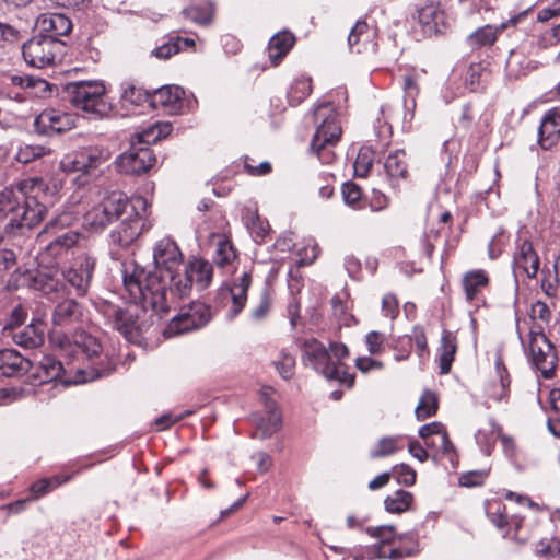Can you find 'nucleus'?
<instances>
[{
	"label": "nucleus",
	"mask_w": 560,
	"mask_h": 560,
	"mask_svg": "<svg viewBox=\"0 0 560 560\" xmlns=\"http://www.w3.org/2000/svg\"><path fill=\"white\" fill-rule=\"evenodd\" d=\"M153 259L155 271H145L136 264L124 265V296L140 305L142 311L151 308L156 314L167 313L170 276H176L175 268L182 264L183 254L172 238L164 237L155 244Z\"/></svg>",
	"instance_id": "f257e3e1"
},
{
	"label": "nucleus",
	"mask_w": 560,
	"mask_h": 560,
	"mask_svg": "<svg viewBox=\"0 0 560 560\" xmlns=\"http://www.w3.org/2000/svg\"><path fill=\"white\" fill-rule=\"evenodd\" d=\"M47 190L43 178L31 177L20 182L16 188L0 192V225L7 234L31 230L43 221L47 211Z\"/></svg>",
	"instance_id": "f03ea898"
},
{
	"label": "nucleus",
	"mask_w": 560,
	"mask_h": 560,
	"mask_svg": "<svg viewBox=\"0 0 560 560\" xmlns=\"http://www.w3.org/2000/svg\"><path fill=\"white\" fill-rule=\"evenodd\" d=\"M77 221L72 212H62L51 219L38 233L37 242L45 244L40 257L44 261L58 265L79 242V233L70 230Z\"/></svg>",
	"instance_id": "7ed1b4c3"
},
{
	"label": "nucleus",
	"mask_w": 560,
	"mask_h": 560,
	"mask_svg": "<svg viewBox=\"0 0 560 560\" xmlns=\"http://www.w3.org/2000/svg\"><path fill=\"white\" fill-rule=\"evenodd\" d=\"M517 334L532 366L540 372L545 380L552 378L558 368V353L555 346L545 335L544 327L539 324H534L529 329L527 341L523 339L518 329Z\"/></svg>",
	"instance_id": "20e7f679"
},
{
	"label": "nucleus",
	"mask_w": 560,
	"mask_h": 560,
	"mask_svg": "<svg viewBox=\"0 0 560 560\" xmlns=\"http://www.w3.org/2000/svg\"><path fill=\"white\" fill-rule=\"evenodd\" d=\"M213 277L212 264L203 258H191L186 265L183 273L170 276L167 288L168 308L177 300L187 298L195 284L199 290L210 285Z\"/></svg>",
	"instance_id": "39448f33"
},
{
	"label": "nucleus",
	"mask_w": 560,
	"mask_h": 560,
	"mask_svg": "<svg viewBox=\"0 0 560 560\" xmlns=\"http://www.w3.org/2000/svg\"><path fill=\"white\" fill-rule=\"evenodd\" d=\"M317 159L323 163L330 164L336 155L329 150L341 139L342 127L339 113L330 102L317 103Z\"/></svg>",
	"instance_id": "423d86ee"
},
{
	"label": "nucleus",
	"mask_w": 560,
	"mask_h": 560,
	"mask_svg": "<svg viewBox=\"0 0 560 560\" xmlns=\"http://www.w3.org/2000/svg\"><path fill=\"white\" fill-rule=\"evenodd\" d=\"M348 355L349 350L343 343L330 342L327 349L317 341V365L322 366V374L328 383L345 385L347 388L354 385V374L348 373L347 365L342 362Z\"/></svg>",
	"instance_id": "0eeeda50"
},
{
	"label": "nucleus",
	"mask_w": 560,
	"mask_h": 560,
	"mask_svg": "<svg viewBox=\"0 0 560 560\" xmlns=\"http://www.w3.org/2000/svg\"><path fill=\"white\" fill-rule=\"evenodd\" d=\"M69 102L85 113L104 115L108 110L106 88L100 81H78L66 88Z\"/></svg>",
	"instance_id": "6e6552de"
},
{
	"label": "nucleus",
	"mask_w": 560,
	"mask_h": 560,
	"mask_svg": "<svg viewBox=\"0 0 560 560\" xmlns=\"http://www.w3.org/2000/svg\"><path fill=\"white\" fill-rule=\"evenodd\" d=\"M62 43L52 36L37 35L23 44L22 55L27 65L43 69L54 66Z\"/></svg>",
	"instance_id": "1a4fd4ad"
},
{
	"label": "nucleus",
	"mask_w": 560,
	"mask_h": 560,
	"mask_svg": "<svg viewBox=\"0 0 560 560\" xmlns=\"http://www.w3.org/2000/svg\"><path fill=\"white\" fill-rule=\"evenodd\" d=\"M127 205L128 199L122 192L113 191L84 214V221L91 228L104 229L125 212Z\"/></svg>",
	"instance_id": "9d476101"
},
{
	"label": "nucleus",
	"mask_w": 560,
	"mask_h": 560,
	"mask_svg": "<svg viewBox=\"0 0 560 560\" xmlns=\"http://www.w3.org/2000/svg\"><path fill=\"white\" fill-rule=\"evenodd\" d=\"M148 202L143 197L133 198V207H140L143 213L136 212L124 220L112 233L110 238L114 244L121 248L129 247L141 234L151 229L145 210Z\"/></svg>",
	"instance_id": "9b49d317"
},
{
	"label": "nucleus",
	"mask_w": 560,
	"mask_h": 560,
	"mask_svg": "<svg viewBox=\"0 0 560 560\" xmlns=\"http://www.w3.org/2000/svg\"><path fill=\"white\" fill-rule=\"evenodd\" d=\"M72 347L73 352L81 353L90 361L93 370L92 378L107 375L114 370L115 363L103 352L102 345L92 335L84 331L77 334Z\"/></svg>",
	"instance_id": "f8f14e48"
},
{
	"label": "nucleus",
	"mask_w": 560,
	"mask_h": 560,
	"mask_svg": "<svg viewBox=\"0 0 560 560\" xmlns=\"http://www.w3.org/2000/svg\"><path fill=\"white\" fill-rule=\"evenodd\" d=\"M100 312L106 323L120 332L128 341H137L142 332V324L138 322V315L131 308H121L112 303H103Z\"/></svg>",
	"instance_id": "ddd939ff"
},
{
	"label": "nucleus",
	"mask_w": 560,
	"mask_h": 560,
	"mask_svg": "<svg viewBox=\"0 0 560 560\" xmlns=\"http://www.w3.org/2000/svg\"><path fill=\"white\" fill-rule=\"evenodd\" d=\"M211 317L210 308L202 302H191L180 307L170 322L166 334L170 336L188 332L205 326Z\"/></svg>",
	"instance_id": "4468645a"
},
{
	"label": "nucleus",
	"mask_w": 560,
	"mask_h": 560,
	"mask_svg": "<svg viewBox=\"0 0 560 560\" xmlns=\"http://www.w3.org/2000/svg\"><path fill=\"white\" fill-rule=\"evenodd\" d=\"M156 162V156L150 147H143L135 141L128 151L117 160V166L125 174H142L148 172Z\"/></svg>",
	"instance_id": "2eb2a0df"
},
{
	"label": "nucleus",
	"mask_w": 560,
	"mask_h": 560,
	"mask_svg": "<svg viewBox=\"0 0 560 560\" xmlns=\"http://www.w3.org/2000/svg\"><path fill=\"white\" fill-rule=\"evenodd\" d=\"M95 264V258L81 252L75 256L73 264L63 271L65 279L77 290L78 295H84L88 292Z\"/></svg>",
	"instance_id": "dca6fc26"
},
{
	"label": "nucleus",
	"mask_w": 560,
	"mask_h": 560,
	"mask_svg": "<svg viewBox=\"0 0 560 560\" xmlns=\"http://www.w3.org/2000/svg\"><path fill=\"white\" fill-rule=\"evenodd\" d=\"M540 259L532 242L518 238L513 256V273L515 278L525 276L528 279L537 277Z\"/></svg>",
	"instance_id": "f3484780"
},
{
	"label": "nucleus",
	"mask_w": 560,
	"mask_h": 560,
	"mask_svg": "<svg viewBox=\"0 0 560 560\" xmlns=\"http://www.w3.org/2000/svg\"><path fill=\"white\" fill-rule=\"evenodd\" d=\"M366 532L372 536L380 540L378 544L366 550V557L369 559H385L389 558L393 560L400 559L405 556V552L398 548H390L386 550V546L392 544L395 537V528L394 526H378V527H369Z\"/></svg>",
	"instance_id": "a211bd4d"
},
{
	"label": "nucleus",
	"mask_w": 560,
	"mask_h": 560,
	"mask_svg": "<svg viewBox=\"0 0 560 560\" xmlns=\"http://www.w3.org/2000/svg\"><path fill=\"white\" fill-rule=\"evenodd\" d=\"M73 126L74 118L71 114L55 108L43 110L35 119L36 130L47 136L70 130Z\"/></svg>",
	"instance_id": "6ab92c4d"
},
{
	"label": "nucleus",
	"mask_w": 560,
	"mask_h": 560,
	"mask_svg": "<svg viewBox=\"0 0 560 560\" xmlns=\"http://www.w3.org/2000/svg\"><path fill=\"white\" fill-rule=\"evenodd\" d=\"M184 90L177 85H165L151 92V108L167 114H177L184 105Z\"/></svg>",
	"instance_id": "aec40b11"
},
{
	"label": "nucleus",
	"mask_w": 560,
	"mask_h": 560,
	"mask_svg": "<svg viewBox=\"0 0 560 560\" xmlns=\"http://www.w3.org/2000/svg\"><path fill=\"white\" fill-rule=\"evenodd\" d=\"M415 19L422 25L423 31L429 34L442 33L445 27V13L440 4L433 1H427L417 5Z\"/></svg>",
	"instance_id": "412c9836"
},
{
	"label": "nucleus",
	"mask_w": 560,
	"mask_h": 560,
	"mask_svg": "<svg viewBox=\"0 0 560 560\" xmlns=\"http://www.w3.org/2000/svg\"><path fill=\"white\" fill-rule=\"evenodd\" d=\"M266 411L254 416L256 424V436L260 439L269 438L281 429L282 417L275 401L266 400Z\"/></svg>",
	"instance_id": "4be33fe9"
},
{
	"label": "nucleus",
	"mask_w": 560,
	"mask_h": 560,
	"mask_svg": "<svg viewBox=\"0 0 560 560\" xmlns=\"http://www.w3.org/2000/svg\"><path fill=\"white\" fill-rule=\"evenodd\" d=\"M252 280L250 272H243L226 288L225 292L229 294L232 303L229 311V316L231 318L236 317L244 310L247 302V292L252 285Z\"/></svg>",
	"instance_id": "5701e85b"
},
{
	"label": "nucleus",
	"mask_w": 560,
	"mask_h": 560,
	"mask_svg": "<svg viewBox=\"0 0 560 560\" xmlns=\"http://www.w3.org/2000/svg\"><path fill=\"white\" fill-rule=\"evenodd\" d=\"M187 50H196V40L189 37H182L173 32L165 37V42L152 51V55L161 60H167L174 55Z\"/></svg>",
	"instance_id": "b1692460"
},
{
	"label": "nucleus",
	"mask_w": 560,
	"mask_h": 560,
	"mask_svg": "<svg viewBox=\"0 0 560 560\" xmlns=\"http://www.w3.org/2000/svg\"><path fill=\"white\" fill-rule=\"evenodd\" d=\"M560 136V114L556 109L548 110L538 128V143L544 150L553 147Z\"/></svg>",
	"instance_id": "393cba45"
},
{
	"label": "nucleus",
	"mask_w": 560,
	"mask_h": 560,
	"mask_svg": "<svg viewBox=\"0 0 560 560\" xmlns=\"http://www.w3.org/2000/svg\"><path fill=\"white\" fill-rule=\"evenodd\" d=\"M37 25L42 32L47 33L45 36H67L72 31L71 20L61 13H45L37 20Z\"/></svg>",
	"instance_id": "a878e982"
},
{
	"label": "nucleus",
	"mask_w": 560,
	"mask_h": 560,
	"mask_svg": "<svg viewBox=\"0 0 560 560\" xmlns=\"http://www.w3.org/2000/svg\"><path fill=\"white\" fill-rule=\"evenodd\" d=\"M295 44V36L289 31L275 34L268 44V57L272 67H277Z\"/></svg>",
	"instance_id": "bb28decb"
},
{
	"label": "nucleus",
	"mask_w": 560,
	"mask_h": 560,
	"mask_svg": "<svg viewBox=\"0 0 560 560\" xmlns=\"http://www.w3.org/2000/svg\"><path fill=\"white\" fill-rule=\"evenodd\" d=\"M495 376L486 388L487 396L495 401H501L509 395L511 384L510 375L501 357L495 359Z\"/></svg>",
	"instance_id": "cd10ccee"
},
{
	"label": "nucleus",
	"mask_w": 560,
	"mask_h": 560,
	"mask_svg": "<svg viewBox=\"0 0 560 560\" xmlns=\"http://www.w3.org/2000/svg\"><path fill=\"white\" fill-rule=\"evenodd\" d=\"M32 362L21 355L16 350L3 349L0 351V372L4 376H14L27 372Z\"/></svg>",
	"instance_id": "c85d7f7f"
},
{
	"label": "nucleus",
	"mask_w": 560,
	"mask_h": 560,
	"mask_svg": "<svg viewBox=\"0 0 560 560\" xmlns=\"http://www.w3.org/2000/svg\"><path fill=\"white\" fill-rule=\"evenodd\" d=\"M35 375L39 378L40 383H49L57 380L62 383L70 382V380L66 377V369L62 363L51 355H44L42 358L38 362Z\"/></svg>",
	"instance_id": "c756f323"
},
{
	"label": "nucleus",
	"mask_w": 560,
	"mask_h": 560,
	"mask_svg": "<svg viewBox=\"0 0 560 560\" xmlns=\"http://www.w3.org/2000/svg\"><path fill=\"white\" fill-rule=\"evenodd\" d=\"M82 316L81 305L77 301L68 299L56 305L52 322L58 326H68L80 322Z\"/></svg>",
	"instance_id": "7c9ffc66"
},
{
	"label": "nucleus",
	"mask_w": 560,
	"mask_h": 560,
	"mask_svg": "<svg viewBox=\"0 0 560 560\" xmlns=\"http://www.w3.org/2000/svg\"><path fill=\"white\" fill-rule=\"evenodd\" d=\"M215 4L207 0L202 3L190 4L183 9L182 14L186 20L200 26H208L215 18Z\"/></svg>",
	"instance_id": "2f4dec72"
},
{
	"label": "nucleus",
	"mask_w": 560,
	"mask_h": 560,
	"mask_svg": "<svg viewBox=\"0 0 560 560\" xmlns=\"http://www.w3.org/2000/svg\"><path fill=\"white\" fill-rule=\"evenodd\" d=\"M456 351V336L450 330H443L441 336V345L439 348V366L441 374L450 373Z\"/></svg>",
	"instance_id": "473e14b6"
},
{
	"label": "nucleus",
	"mask_w": 560,
	"mask_h": 560,
	"mask_svg": "<svg viewBox=\"0 0 560 560\" xmlns=\"http://www.w3.org/2000/svg\"><path fill=\"white\" fill-rule=\"evenodd\" d=\"M375 30L370 27L365 21H358L351 28L348 36V44L351 48H357L358 52L374 47Z\"/></svg>",
	"instance_id": "72a5a7b5"
},
{
	"label": "nucleus",
	"mask_w": 560,
	"mask_h": 560,
	"mask_svg": "<svg viewBox=\"0 0 560 560\" xmlns=\"http://www.w3.org/2000/svg\"><path fill=\"white\" fill-rule=\"evenodd\" d=\"M302 300L301 296L293 298L292 301L288 304V317L290 319V324L292 328L298 329L299 326L305 328L307 330H312L313 318L315 315L314 307H307L305 314L302 315Z\"/></svg>",
	"instance_id": "f704fd0d"
},
{
	"label": "nucleus",
	"mask_w": 560,
	"mask_h": 560,
	"mask_svg": "<svg viewBox=\"0 0 560 560\" xmlns=\"http://www.w3.org/2000/svg\"><path fill=\"white\" fill-rule=\"evenodd\" d=\"M384 168L392 182L406 179L408 175L406 152L404 150H396L389 153L385 160Z\"/></svg>",
	"instance_id": "c9c22d12"
},
{
	"label": "nucleus",
	"mask_w": 560,
	"mask_h": 560,
	"mask_svg": "<svg viewBox=\"0 0 560 560\" xmlns=\"http://www.w3.org/2000/svg\"><path fill=\"white\" fill-rule=\"evenodd\" d=\"M60 166L67 173L86 172L90 167H95V160L90 151L74 152L66 155Z\"/></svg>",
	"instance_id": "e433bc0d"
},
{
	"label": "nucleus",
	"mask_w": 560,
	"mask_h": 560,
	"mask_svg": "<svg viewBox=\"0 0 560 560\" xmlns=\"http://www.w3.org/2000/svg\"><path fill=\"white\" fill-rule=\"evenodd\" d=\"M172 131V125L168 122H156L148 128H144L140 132L136 133V143L150 147V144L156 143L158 141L166 138Z\"/></svg>",
	"instance_id": "4c0bfd02"
},
{
	"label": "nucleus",
	"mask_w": 560,
	"mask_h": 560,
	"mask_svg": "<svg viewBox=\"0 0 560 560\" xmlns=\"http://www.w3.org/2000/svg\"><path fill=\"white\" fill-rule=\"evenodd\" d=\"M236 259L237 253L234 245L229 238L222 237L217 244L215 253L213 256L214 264L221 269L231 270L234 268V262Z\"/></svg>",
	"instance_id": "58836bf2"
},
{
	"label": "nucleus",
	"mask_w": 560,
	"mask_h": 560,
	"mask_svg": "<svg viewBox=\"0 0 560 560\" xmlns=\"http://www.w3.org/2000/svg\"><path fill=\"white\" fill-rule=\"evenodd\" d=\"M489 278L485 270H471L465 273L463 287L468 301L476 299L478 293L488 285Z\"/></svg>",
	"instance_id": "ea45409f"
},
{
	"label": "nucleus",
	"mask_w": 560,
	"mask_h": 560,
	"mask_svg": "<svg viewBox=\"0 0 560 560\" xmlns=\"http://www.w3.org/2000/svg\"><path fill=\"white\" fill-rule=\"evenodd\" d=\"M413 494L399 489L384 500L385 510L389 513L401 514L411 508Z\"/></svg>",
	"instance_id": "a19ab883"
},
{
	"label": "nucleus",
	"mask_w": 560,
	"mask_h": 560,
	"mask_svg": "<svg viewBox=\"0 0 560 560\" xmlns=\"http://www.w3.org/2000/svg\"><path fill=\"white\" fill-rule=\"evenodd\" d=\"M71 479L70 475H55L50 478H43L33 482L30 487L31 500H36Z\"/></svg>",
	"instance_id": "79ce46f5"
},
{
	"label": "nucleus",
	"mask_w": 560,
	"mask_h": 560,
	"mask_svg": "<svg viewBox=\"0 0 560 560\" xmlns=\"http://www.w3.org/2000/svg\"><path fill=\"white\" fill-rule=\"evenodd\" d=\"M12 337L16 345L24 348H37L44 341L43 331H39L34 325H27L24 328L14 331Z\"/></svg>",
	"instance_id": "37998d69"
},
{
	"label": "nucleus",
	"mask_w": 560,
	"mask_h": 560,
	"mask_svg": "<svg viewBox=\"0 0 560 560\" xmlns=\"http://www.w3.org/2000/svg\"><path fill=\"white\" fill-rule=\"evenodd\" d=\"M121 101L136 106L148 103L151 107V92L132 83H125L122 85Z\"/></svg>",
	"instance_id": "c03bdc74"
},
{
	"label": "nucleus",
	"mask_w": 560,
	"mask_h": 560,
	"mask_svg": "<svg viewBox=\"0 0 560 560\" xmlns=\"http://www.w3.org/2000/svg\"><path fill=\"white\" fill-rule=\"evenodd\" d=\"M495 40L497 31L490 25L478 28L467 37V44L471 49L491 46Z\"/></svg>",
	"instance_id": "a18cd8bd"
},
{
	"label": "nucleus",
	"mask_w": 560,
	"mask_h": 560,
	"mask_svg": "<svg viewBox=\"0 0 560 560\" xmlns=\"http://www.w3.org/2000/svg\"><path fill=\"white\" fill-rule=\"evenodd\" d=\"M439 408L438 396L431 392H423L420 400L416 407L415 413L418 420H424L429 417H432L436 413Z\"/></svg>",
	"instance_id": "49530a36"
},
{
	"label": "nucleus",
	"mask_w": 560,
	"mask_h": 560,
	"mask_svg": "<svg viewBox=\"0 0 560 560\" xmlns=\"http://www.w3.org/2000/svg\"><path fill=\"white\" fill-rule=\"evenodd\" d=\"M399 436H384L370 450L371 458H380L392 455L402 447L399 445Z\"/></svg>",
	"instance_id": "de8ad7c7"
},
{
	"label": "nucleus",
	"mask_w": 560,
	"mask_h": 560,
	"mask_svg": "<svg viewBox=\"0 0 560 560\" xmlns=\"http://www.w3.org/2000/svg\"><path fill=\"white\" fill-rule=\"evenodd\" d=\"M51 153V150L40 144H24L20 147L15 159L18 162L28 164Z\"/></svg>",
	"instance_id": "09e8293b"
},
{
	"label": "nucleus",
	"mask_w": 560,
	"mask_h": 560,
	"mask_svg": "<svg viewBox=\"0 0 560 560\" xmlns=\"http://www.w3.org/2000/svg\"><path fill=\"white\" fill-rule=\"evenodd\" d=\"M312 93L311 79H298L291 85L288 98L292 106L301 104Z\"/></svg>",
	"instance_id": "8fccbe9b"
},
{
	"label": "nucleus",
	"mask_w": 560,
	"mask_h": 560,
	"mask_svg": "<svg viewBox=\"0 0 560 560\" xmlns=\"http://www.w3.org/2000/svg\"><path fill=\"white\" fill-rule=\"evenodd\" d=\"M486 512L493 525L498 528H503L508 524V516L505 515V505L500 501H492L486 504Z\"/></svg>",
	"instance_id": "3c124183"
},
{
	"label": "nucleus",
	"mask_w": 560,
	"mask_h": 560,
	"mask_svg": "<svg viewBox=\"0 0 560 560\" xmlns=\"http://www.w3.org/2000/svg\"><path fill=\"white\" fill-rule=\"evenodd\" d=\"M540 288L547 296L555 298L560 289V278L557 273L552 275L551 270L542 269Z\"/></svg>",
	"instance_id": "603ef678"
},
{
	"label": "nucleus",
	"mask_w": 560,
	"mask_h": 560,
	"mask_svg": "<svg viewBox=\"0 0 560 560\" xmlns=\"http://www.w3.org/2000/svg\"><path fill=\"white\" fill-rule=\"evenodd\" d=\"M372 162L373 152L369 149H361L353 164L355 176L365 177L370 172Z\"/></svg>",
	"instance_id": "864d4df0"
},
{
	"label": "nucleus",
	"mask_w": 560,
	"mask_h": 560,
	"mask_svg": "<svg viewBox=\"0 0 560 560\" xmlns=\"http://www.w3.org/2000/svg\"><path fill=\"white\" fill-rule=\"evenodd\" d=\"M60 282L58 279L47 275L38 273L34 279V287L45 295H50L58 291Z\"/></svg>",
	"instance_id": "5fc2aeb1"
},
{
	"label": "nucleus",
	"mask_w": 560,
	"mask_h": 560,
	"mask_svg": "<svg viewBox=\"0 0 560 560\" xmlns=\"http://www.w3.org/2000/svg\"><path fill=\"white\" fill-rule=\"evenodd\" d=\"M390 474L400 485L409 487L416 482V471L406 464L394 466Z\"/></svg>",
	"instance_id": "6e6d98bb"
},
{
	"label": "nucleus",
	"mask_w": 560,
	"mask_h": 560,
	"mask_svg": "<svg viewBox=\"0 0 560 560\" xmlns=\"http://www.w3.org/2000/svg\"><path fill=\"white\" fill-rule=\"evenodd\" d=\"M342 197L347 205L352 206L353 208L361 209V188L359 185L348 182L342 186Z\"/></svg>",
	"instance_id": "4d7b16f0"
},
{
	"label": "nucleus",
	"mask_w": 560,
	"mask_h": 560,
	"mask_svg": "<svg viewBox=\"0 0 560 560\" xmlns=\"http://www.w3.org/2000/svg\"><path fill=\"white\" fill-rule=\"evenodd\" d=\"M476 441L482 453L489 456L495 443L494 429L491 428L489 430H478L476 433Z\"/></svg>",
	"instance_id": "13d9d810"
},
{
	"label": "nucleus",
	"mask_w": 560,
	"mask_h": 560,
	"mask_svg": "<svg viewBox=\"0 0 560 560\" xmlns=\"http://www.w3.org/2000/svg\"><path fill=\"white\" fill-rule=\"evenodd\" d=\"M271 308V298L267 291L260 295L258 304L252 310L250 316L254 320L260 322L265 319Z\"/></svg>",
	"instance_id": "bf43d9fd"
},
{
	"label": "nucleus",
	"mask_w": 560,
	"mask_h": 560,
	"mask_svg": "<svg viewBox=\"0 0 560 560\" xmlns=\"http://www.w3.org/2000/svg\"><path fill=\"white\" fill-rule=\"evenodd\" d=\"M276 369L279 374L284 378L289 380L293 375L295 366V359L289 353H281V359L275 362Z\"/></svg>",
	"instance_id": "052dcab7"
},
{
	"label": "nucleus",
	"mask_w": 560,
	"mask_h": 560,
	"mask_svg": "<svg viewBox=\"0 0 560 560\" xmlns=\"http://www.w3.org/2000/svg\"><path fill=\"white\" fill-rule=\"evenodd\" d=\"M254 160L249 156H245L244 159V168L246 173L250 176H265L271 173L272 165L265 161L259 163L258 165L253 164Z\"/></svg>",
	"instance_id": "680f3d73"
},
{
	"label": "nucleus",
	"mask_w": 560,
	"mask_h": 560,
	"mask_svg": "<svg viewBox=\"0 0 560 560\" xmlns=\"http://www.w3.org/2000/svg\"><path fill=\"white\" fill-rule=\"evenodd\" d=\"M16 255L13 250L0 248V276L16 268Z\"/></svg>",
	"instance_id": "e2e57ef3"
},
{
	"label": "nucleus",
	"mask_w": 560,
	"mask_h": 560,
	"mask_svg": "<svg viewBox=\"0 0 560 560\" xmlns=\"http://www.w3.org/2000/svg\"><path fill=\"white\" fill-rule=\"evenodd\" d=\"M530 317L533 320L538 319L544 324H549L551 320V311L545 302L537 301L532 305Z\"/></svg>",
	"instance_id": "0e129e2a"
},
{
	"label": "nucleus",
	"mask_w": 560,
	"mask_h": 560,
	"mask_svg": "<svg viewBox=\"0 0 560 560\" xmlns=\"http://www.w3.org/2000/svg\"><path fill=\"white\" fill-rule=\"evenodd\" d=\"M27 312L21 305H18L13 308L3 330H15L25 322Z\"/></svg>",
	"instance_id": "69168bd1"
},
{
	"label": "nucleus",
	"mask_w": 560,
	"mask_h": 560,
	"mask_svg": "<svg viewBox=\"0 0 560 560\" xmlns=\"http://www.w3.org/2000/svg\"><path fill=\"white\" fill-rule=\"evenodd\" d=\"M385 337L378 331H370L365 337V342L371 354L381 353L383 351V343Z\"/></svg>",
	"instance_id": "338daca9"
},
{
	"label": "nucleus",
	"mask_w": 560,
	"mask_h": 560,
	"mask_svg": "<svg viewBox=\"0 0 560 560\" xmlns=\"http://www.w3.org/2000/svg\"><path fill=\"white\" fill-rule=\"evenodd\" d=\"M21 32L14 26L0 22V43L15 44L21 39Z\"/></svg>",
	"instance_id": "774afa93"
}]
</instances>
